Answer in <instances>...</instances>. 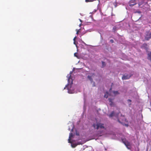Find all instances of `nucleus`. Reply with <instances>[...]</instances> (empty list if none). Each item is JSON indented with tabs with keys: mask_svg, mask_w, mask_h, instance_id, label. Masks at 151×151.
Wrapping results in <instances>:
<instances>
[{
	"mask_svg": "<svg viewBox=\"0 0 151 151\" xmlns=\"http://www.w3.org/2000/svg\"><path fill=\"white\" fill-rule=\"evenodd\" d=\"M116 2L114 3V4L115 5V7L116 6Z\"/></svg>",
	"mask_w": 151,
	"mask_h": 151,
	"instance_id": "obj_21",
	"label": "nucleus"
},
{
	"mask_svg": "<svg viewBox=\"0 0 151 151\" xmlns=\"http://www.w3.org/2000/svg\"><path fill=\"white\" fill-rule=\"evenodd\" d=\"M76 37H74L73 39V41H76Z\"/></svg>",
	"mask_w": 151,
	"mask_h": 151,
	"instance_id": "obj_22",
	"label": "nucleus"
},
{
	"mask_svg": "<svg viewBox=\"0 0 151 151\" xmlns=\"http://www.w3.org/2000/svg\"><path fill=\"white\" fill-rule=\"evenodd\" d=\"M71 73L70 72V76L68 77V86H69V85H70V87L71 86V85L73 84V80L71 76Z\"/></svg>",
	"mask_w": 151,
	"mask_h": 151,
	"instance_id": "obj_5",
	"label": "nucleus"
},
{
	"mask_svg": "<svg viewBox=\"0 0 151 151\" xmlns=\"http://www.w3.org/2000/svg\"><path fill=\"white\" fill-rule=\"evenodd\" d=\"M141 48L145 49L147 51L148 50V45L146 43H144L141 46Z\"/></svg>",
	"mask_w": 151,
	"mask_h": 151,
	"instance_id": "obj_8",
	"label": "nucleus"
},
{
	"mask_svg": "<svg viewBox=\"0 0 151 151\" xmlns=\"http://www.w3.org/2000/svg\"><path fill=\"white\" fill-rule=\"evenodd\" d=\"M110 42H111V43H113V42H114V40H110Z\"/></svg>",
	"mask_w": 151,
	"mask_h": 151,
	"instance_id": "obj_19",
	"label": "nucleus"
},
{
	"mask_svg": "<svg viewBox=\"0 0 151 151\" xmlns=\"http://www.w3.org/2000/svg\"><path fill=\"white\" fill-rule=\"evenodd\" d=\"M113 93L115 95H116L119 94V93L117 91H114Z\"/></svg>",
	"mask_w": 151,
	"mask_h": 151,
	"instance_id": "obj_15",
	"label": "nucleus"
},
{
	"mask_svg": "<svg viewBox=\"0 0 151 151\" xmlns=\"http://www.w3.org/2000/svg\"><path fill=\"white\" fill-rule=\"evenodd\" d=\"M151 32L147 33L145 37V40H148L150 39H151Z\"/></svg>",
	"mask_w": 151,
	"mask_h": 151,
	"instance_id": "obj_7",
	"label": "nucleus"
},
{
	"mask_svg": "<svg viewBox=\"0 0 151 151\" xmlns=\"http://www.w3.org/2000/svg\"><path fill=\"white\" fill-rule=\"evenodd\" d=\"M147 59L150 60L151 62V52L149 53L148 54Z\"/></svg>",
	"mask_w": 151,
	"mask_h": 151,
	"instance_id": "obj_11",
	"label": "nucleus"
},
{
	"mask_svg": "<svg viewBox=\"0 0 151 151\" xmlns=\"http://www.w3.org/2000/svg\"><path fill=\"white\" fill-rule=\"evenodd\" d=\"M139 6L140 8H142L145 11L148 10L150 6L147 3L144 2H142L141 4H139Z\"/></svg>",
	"mask_w": 151,
	"mask_h": 151,
	"instance_id": "obj_1",
	"label": "nucleus"
},
{
	"mask_svg": "<svg viewBox=\"0 0 151 151\" xmlns=\"http://www.w3.org/2000/svg\"><path fill=\"white\" fill-rule=\"evenodd\" d=\"M79 20L81 22H82V21L81 19H79Z\"/></svg>",
	"mask_w": 151,
	"mask_h": 151,
	"instance_id": "obj_26",
	"label": "nucleus"
},
{
	"mask_svg": "<svg viewBox=\"0 0 151 151\" xmlns=\"http://www.w3.org/2000/svg\"><path fill=\"white\" fill-rule=\"evenodd\" d=\"M123 142L124 144L128 148H129L130 146V143L126 139H122Z\"/></svg>",
	"mask_w": 151,
	"mask_h": 151,
	"instance_id": "obj_4",
	"label": "nucleus"
},
{
	"mask_svg": "<svg viewBox=\"0 0 151 151\" xmlns=\"http://www.w3.org/2000/svg\"><path fill=\"white\" fill-rule=\"evenodd\" d=\"M77 30L76 34H78V33L79 32V30Z\"/></svg>",
	"mask_w": 151,
	"mask_h": 151,
	"instance_id": "obj_20",
	"label": "nucleus"
},
{
	"mask_svg": "<svg viewBox=\"0 0 151 151\" xmlns=\"http://www.w3.org/2000/svg\"><path fill=\"white\" fill-rule=\"evenodd\" d=\"M114 112L113 111L109 115V117H111L114 116Z\"/></svg>",
	"mask_w": 151,
	"mask_h": 151,
	"instance_id": "obj_12",
	"label": "nucleus"
},
{
	"mask_svg": "<svg viewBox=\"0 0 151 151\" xmlns=\"http://www.w3.org/2000/svg\"><path fill=\"white\" fill-rule=\"evenodd\" d=\"M95 75L94 73H93L92 74V76H95Z\"/></svg>",
	"mask_w": 151,
	"mask_h": 151,
	"instance_id": "obj_25",
	"label": "nucleus"
},
{
	"mask_svg": "<svg viewBox=\"0 0 151 151\" xmlns=\"http://www.w3.org/2000/svg\"><path fill=\"white\" fill-rule=\"evenodd\" d=\"M76 53H75L74 54V55H75V56H76Z\"/></svg>",
	"mask_w": 151,
	"mask_h": 151,
	"instance_id": "obj_27",
	"label": "nucleus"
},
{
	"mask_svg": "<svg viewBox=\"0 0 151 151\" xmlns=\"http://www.w3.org/2000/svg\"><path fill=\"white\" fill-rule=\"evenodd\" d=\"M102 64L103 67H104L106 65L104 61H102Z\"/></svg>",
	"mask_w": 151,
	"mask_h": 151,
	"instance_id": "obj_17",
	"label": "nucleus"
},
{
	"mask_svg": "<svg viewBox=\"0 0 151 151\" xmlns=\"http://www.w3.org/2000/svg\"><path fill=\"white\" fill-rule=\"evenodd\" d=\"M121 116L122 117V121H121L120 119H118V122L122 124L123 125L127 127H128V124H125L123 123V122L124 121L123 120H124L125 121L126 120V119H125V117L124 116H122V115H121Z\"/></svg>",
	"mask_w": 151,
	"mask_h": 151,
	"instance_id": "obj_3",
	"label": "nucleus"
},
{
	"mask_svg": "<svg viewBox=\"0 0 151 151\" xmlns=\"http://www.w3.org/2000/svg\"><path fill=\"white\" fill-rule=\"evenodd\" d=\"M73 134L72 133H70L69 135V138L68 139V142L70 143H72L70 141V139L73 137Z\"/></svg>",
	"mask_w": 151,
	"mask_h": 151,
	"instance_id": "obj_10",
	"label": "nucleus"
},
{
	"mask_svg": "<svg viewBox=\"0 0 151 151\" xmlns=\"http://www.w3.org/2000/svg\"><path fill=\"white\" fill-rule=\"evenodd\" d=\"M109 102L111 103L110 104V105H112L113 104V102L112 101V100L110 98L109 99Z\"/></svg>",
	"mask_w": 151,
	"mask_h": 151,
	"instance_id": "obj_16",
	"label": "nucleus"
},
{
	"mask_svg": "<svg viewBox=\"0 0 151 151\" xmlns=\"http://www.w3.org/2000/svg\"><path fill=\"white\" fill-rule=\"evenodd\" d=\"M131 76H129L127 74L124 75V76H123L122 77V79L123 80H126L130 78Z\"/></svg>",
	"mask_w": 151,
	"mask_h": 151,
	"instance_id": "obj_9",
	"label": "nucleus"
},
{
	"mask_svg": "<svg viewBox=\"0 0 151 151\" xmlns=\"http://www.w3.org/2000/svg\"><path fill=\"white\" fill-rule=\"evenodd\" d=\"M73 43H74V44H75V45H76V41H74Z\"/></svg>",
	"mask_w": 151,
	"mask_h": 151,
	"instance_id": "obj_24",
	"label": "nucleus"
},
{
	"mask_svg": "<svg viewBox=\"0 0 151 151\" xmlns=\"http://www.w3.org/2000/svg\"><path fill=\"white\" fill-rule=\"evenodd\" d=\"M127 101L129 102H131V100L130 99H128Z\"/></svg>",
	"mask_w": 151,
	"mask_h": 151,
	"instance_id": "obj_23",
	"label": "nucleus"
},
{
	"mask_svg": "<svg viewBox=\"0 0 151 151\" xmlns=\"http://www.w3.org/2000/svg\"><path fill=\"white\" fill-rule=\"evenodd\" d=\"M136 4V0H131L129 1V6H132Z\"/></svg>",
	"mask_w": 151,
	"mask_h": 151,
	"instance_id": "obj_6",
	"label": "nucleus"
},
{
	"mask_svg": "<svg viewBox=\"0 0 151 151\" xmlns=\"http://www.w3.org/2000/svg\"><path fill=\"white\" fill-rule=\"evenodd\" d=\"M94 129H99V128L100 129H104V124L101 123L97 122L96 124H93L92 125Z\"/></svg>",
	"mask_w": 151,
	"mask_h": 151,
	"instance_id": "obj_2",
	"label": "nucleus"
},
{
	"mask_svg": "<svg viewBox=\"0 0 151 151\" xmlns=\"http://www.w3.org/2000/svg\"><path fill=\"white\" fill-rule=\"evenodd\" d=\"M88 78L91 81H93V79L91 78V76H87Z\"/></svg>",
	"mask_w": 151,
	"mask_h": 151,
	"instance_id": "obj_13",
	"label": "nucleus"
},
{
	"mask_svg": "<svg viewBox=\"0 0 151 151\" xmlns=\"http://www.w3.org/2000/svg\"><path fill=\"white\" fill-rule=\"evenodd\" d=\"M104 97L107 98L108 96V93L107 92H106L104 95Z\"/></svg>",
	"mask_w": 151,
	"mask_h": 151,
	"instance_id": "obj_14",
	"label": "nucleus"
},
{
	"mask_svg": "<svg viewBox=\"0 0 151 151\" xmlns=\"http://www.w3.org/2000/svg\"><path fill=\"white\" fill-rule=\"evenodd\" d=\"M76 53H75L74 54V55H75V56H76Z\"/></svg>",
	"mask_w": 151,
	"mask_h": 151,
	"instance_id": "obj_28",
	"label": "nucleus"
},
{
	"mask_svg": "<svg viewBox=\"0 0 151 151\" xmlns=\"http://www.w3.org/2000/svg\"><path fill=\"white\" fill-rule=\"evenodd\" d=\"M71 145L73 147H75L76 146V145L74 144H71Z\"/></svg>",
	"mask_w": 151,
	"mask_h": 151,
	"instance_id": "obj_18",
	"label": "nucleus"
}]
</instances>
